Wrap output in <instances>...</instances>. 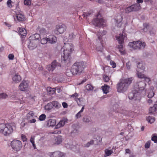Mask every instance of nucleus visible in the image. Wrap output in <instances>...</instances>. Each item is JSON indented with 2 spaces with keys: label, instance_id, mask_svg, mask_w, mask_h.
Returning a JSON list of instances; mask_svg holds the SVG:
<instances>
[{
  "label": "nucleus",
  "instance_id": "1",
  "mask_svg": "<svg viewBox=\"0 0 157 157\" xmlns=\"http://www.w3.org/2000/svg\"><path fill=\"white\" fill-rule=\"evenodd\" d=\"M146 85L145 83L143 81L136 83L135 87L138 90H135L130 93L128 95L129 99L140 100L142 95L146 94V91L144 90Z\"/></svg>",
  "mask_w": 157,
  "mask_h": 157
},
{
  "label": "nucleus",
  "instance_id": "2",
  "mask_svg": "<svg viewBox=\"0 0 157 157\" xmlns=\"http://www.w3.org/2000/svg\"><path fill=\"white\" fill-rule=\"evenodd\" d=\"M16 123L12 122L6 124H0V133L5 136H9L16 129Z\"/></svg>",
  "mask_w": 157,
  "mask_h": 157
},
{
  "label": "nucleus",
  "instance_id": "3",
  "mask_svg": "<svg viewBox=\"0 0 157 157\" xmlns=\"http://www.w3.org/2000/svg\"><path fill=\"white\" fill-rule=\"evenodd\" d=\"M133 80L132 77L120 79L116 85L117 92L122 93L125 92Z\"/></svg>",
  "mask_w": 157,
  "mask_h": 157
},
{
  "label": "nucleus",
  "instance_id": "4",
  "mask_svg": "<svg viewBox=\"0 0 157 157\" xmlns=\"http://www.w3.org/2000/svg\"><path fill=\"white\" fill-rule=\"evenodd\" d=\"M64 44L63 47V55L62 54V56H63L62 60L65 63H68L70 62V55L74 50V47L71 43H66L65 42Z\"/></svg>",
  "mask_w": 157,
  "mask_h": 157
},
{
  "label": "nucleus",
  "instance_id": "5",
  "mask_svg": "<svg viewBox=\"0 0 157 157\" xmlns=\"http://www.w3.org/2000/svg\"><path fill=\"white\" fill-rule=\"evenodd\" d=\"M85 67L84 62H76L72 65L71 71L73 75H80Z\"/></svg>",
  "mask_w": 157,
  "mask_h": 157
},
{
  "label": "nucleus",
  "instance_id": "6",
  "mask_svg": "<svg viewBox=\"0 0 157 157\" xmlns=\"http://www.w3.org/2000/svg\"><path fill=\"white\" fill-rule=\"evenodd\" d=\"M128 46L134 49L142 50L146 46L145 42H142L141 41H134L129 42Z\"/></svg>",
  "mask_w": 157,
  "mask_h": 157
},
{
  "label": "nucleus",
  "instance_id": "7",
  "mask_svg": "<svg viewBox=\"0 0 157 157\" xmlns=\"http://www.w3.org/2000/svg\"><path fill=\"white\" fill-rule=\"evenodd\" d=\"M100 17H101V15L98 13L96 16V18L92 21L94 25L99 27L104 26L105 23V21L102 18H100Z\"/></svg>",
  "mask_w": 157,
  "mask_h": 157
},
{
  "label": "nucleus",
  "instance_id": "8",
  "mask_svg": "<svg viewBox=\"0 0 157 157\" xmlns=\"http://www.w3.org/2000/svg\"><path fill=\"white\" fill-rule=\"evenodd\" d=\"M10 145L12 149L16 152L20 151L22 146L21 142L17 140H14L12 141Z\"/></svg>",
  "mask_w": 157,
  "mask_h": 157
},
{
  "label": "nucleus",
  "instance_id": "9",
  "mask_svg": "<svg viewBox=\"0 0 157 157\" xmlns=\"http://www.w3.org/2000/svg\"><path fill=\"white\" fill-rule=\"evenodd\" d=\"M60 67V63L57 62L56 60H55L51 63V64L47 66L46 68L50 72H52L54 70Z\"/></svg>",
  "mask_w": 157,
  "mask_h": 157
},
{
  "label": "nucleus",
  "instance_id": "10",
  "mask_svg": "<svg viewBox=\"0 0 157 157\" xmlns=\"http://www.w3.org/2000/svg\"><path fill=\"white\" fill-rule=\"evenodd\" d=\"M66 27L64 24H59L56 25L54 32L57 35L63 33L66 30Z\"/></svg>",
  "mask_w": 157,
  "mask_h": 157
},
{
  "label": "nucleus",
  "instance_id": "11",
  "mask_svg": "<svg viewBox=\"0 0 157 157\" xmlns=\"http://www.w3.org/2000/svg\"><path fill=\"white\" fill-rule=\"evenodd\" d=\"M48 155L50 157H63L66 156L65 153L59 151L49 152Z\"/></svg>",
  "mask_w": 157,
  "mask_h": 157
},
{
  "label": "nucleus",
  "instance_id": "12",
  "mask_svg": "<svg viewBox=\"0 0 157 157\" xmlns=\"http://www.w3.org/2000/svg\"><path fill=\"white\" fill-rule=\"evenodd\" d=\"M29 86L28 83L27 81H23L20 84L19 89L21 91H25L27 90Z\"/></svg>",
  "mask_w": 157,
  "mask_h": 157
},
{
  "label": "nucleus",
  "instance_id": "13",
  "mask_svg": "<svg viewBox=\"0 0 157 157\" xmlns=\"http://www.w3.org/2000/svg\"><path fill=\"white\" fill-rule=\"evenodd\" d=\"M13 81L15 83L19 82L21 80V78L20 75L17 73L13 74L12 76Z\"/></svg>",
  "mask_w": 157,
  "mask_h": 157
},
{
  "label": "nucleus",
  "instance_id": "14",
  "mask_svg": "<svg viewBox=\"0 0 157 157\" xmlns=\"http://www.w3.org/2000/svg\"><path fill=\"white\" fill-rule=\"evenodd\" d=\"M37 45V43L36 41L31 40L28 47L30 50H33L36 48Z\"/></svg>",
  "mask_w": 157,
  "mask_h": 157
},
{
  "label": "nucleus",
  "instance_id": "15",
  "mask_svg": "<svg viewBox=\"0 0 157 157\" xmlns=\"http://www.w3.org/2000/svg\"><path fill=\"white\" fill-rule=\"evenodd\" d=\"M48 38V43L51 44H53L56 43L57 41L56 37L54 35L49 36Z\"/></svg>",
  "mask_w": 157,
  "mask_h": 157
},
{
  "label": "nucleus",
  "instance_id": "16",
  "mask_svg": "<svg viewBox=\"0 0 157 157\" xmlns=\"http://www.w3.org/2000/svg\"><path fill=\"white\" fill-rule=\"evenodd\" d=\"M137 71H141L143 72L144 71L145 68V66L142 63H140L139 62L137 63Z\"/></svg>",
  "mask_w": 157,
  "mask_h": 157
},
{
  "label": "nucleus",
  "instance_id": "17",
  "mask_svg": "<svg viewBox=\"0 0 157 157\" xmlns=\"http://www.w3.org/2000/svg\"><path fill=\"white\" fill-rule=\"evenodd\" d=\"M10 98L11 100H17V101H15V102H17L20 104L22 103V101L18 99L16 94H12L10 97Z\"/></svg>",
  "mask_w": 157,
  "mask_h": 157
},
{
  "label": "nucleus",
  "instance_id": "18",
  "mask_svg": "<svg viewBox=\"0 0 157 157\" xmlns=\"http://www.w3.org/2000/svg\"><path fill=\"white\" fill-rule=\"evenodd\" d=\"M124 37V36L122 34H120L117 36V39L119 44H122L123 43Z\"/></svg>",
  "mask_w": 157,
  "mask_h": 157
},
{
  "label": "nucleus",
  "instance_id": "19",
  "mask_svg": "<svg viewBox=\"0 0 157 157\" xmlns=\"http://www.w3.org/2000/svg\"><path fill=\"white\" fill-rule=\"evenodd\" d=\"M47 125L49 126L53 127L56 124V121L55 119H50L47 121Z\"/></svg>",
  "mask_w": 157,
  "mask_h": 157
},
{
  "label": "nucleus",
  "instance_id": "20",
  "mask_svg": "<svg viewBox=\"0 0 157 157\" xmlns=\"http://www.w3.org/2000/svg\"><path fill=\"white\" fill-rule=\"evenodd\" d=\"M40 38V35L37 33H36L30 36L29 39L30 40H34L36 41V40H39Z\"/></svg>",
  "mask_w": 157,
  "mask_h": 157
},
{
  "label": "nucleus",
  "instance_id": "21",
  "mask_svg": "<svg viewBox=\"0 0 157 157\" xmlns=\"http://www.w3.org/2000/svg\"><path fill=\"white\" fill-rule=\"evenodd\" d=\"M16 17L17 20L19 21H23L25 20L24 16L21 13L17 14Z\"/></svg>",
  "mask_w": 157,
  "mask_h": 157
},
{
  "label": "nucleus",
  "instance_id": "22",
  "mask_svg": "<svg viewBox=\"0 0 157 157\" xmlns=\"http://www.w3.org/2000/svg\"><path fill=\"white\" fill-rule=\"evenodd\" d=\"M157 111V104H155L153 107H150L149 109V113H153Z\"/></svg>",
  "mask_w": 157,
  "mask_h": 157
},
{
  "label": "nucleus",
  "instance_id": "23",
  "mask_svg": "<svg viewBox=\"0 0 157 157\" xmlns=\"http://www.w3.org/2000/svg\"><path fill=\"white\" fill-rule=\"evenodd\" d=\"M107 32L105 30H103L102 32H99L97 34L98 39L101 41L102 36L106 34Z\"/></svg>",
  "mask_w": 157,
  "mask_h": 157
},
{
  "label": "nucleus",
  "instance_id": "24",
  "mask_svg": "<svg viewBox=\"0 0 157 157\" xmlns=\"http://www.w3.org/2000/svg\"><path fill=\"white\" fill-rule=\"evenodd\" d=\"M78 95L77 93H75L71 95V98H73L75 99L77 102L78 104L79 105V103L78 101L80 102V99L79 98H78Z\"/></svg>",
  "mask_w": 157,
  "mask_h": 157
},
{
  "label": "nucleus",
  "instance_id": "25",
  "mask_svg": "<svg viewBox=\"0 0 157 157\" xmlns=\"http://www.w3.org/2000/svg\"><path fill=\"white\" fill-rule=\"evenodd\" d=\"M134 12L139 10L140 8V6L138 4H135L132 5Z\"/></svg>",
  "mask_w": 157,
  "mask_h": 157
},
{
  "label": "nucleus",
  "instance_id": "26",
  "mask_svg": "<svg viewBox=\"0 0 157 157\" xmlns=\"http://www.w3.org/2000/svg\"><path fill=\"white\" fill-rule=\"evenodd\" d=\"M19 33L21 36H22L23 37L25 36L26 34V30L23 28H19L18 30Z\"/></svg>",
  "mask_w": 157,
  "mask_h": 157
},
{
  "label": "nucleus",
  "instance_id": "27",
  "mask_svg": "<svg viewBox=\"0 0 157 157\" xmlns=\"http://www.w3.org/2000/svg\"><path fill=\"white\" fill-rule=\"evenodd\" d=\"M102 90L104 93L105 94H107L109 92V90L110 88V86L106 84H105L104 86L101 87Z\"/></svg>",
  "mask_w": 157,
  "mask_h": 157
},
{
  "label": "nucleus",
  "instance_id": "28",
  "mask_svg": "<svg viewBox=\"0 0 157 157\" xmlns=\"http://www.w3.org/2000/svg\"><path fill=\"white\" fill-rule=\"evenodd\" d=\"M46 90L50 95H52L55 92L56 89L55 88H52L50 87H48L47 88Z\"/></svg>",
  "mask_w": 157,
  "mask_h": 157
},
{
  "label": "nucleus",
  "instance_id": "29",
  "mask_svg": "<svg viewBox=\"0 0 157 157\" xmlns=\"http://www.w3.org/2000/svg\"><path fill=\"white\" fill-rule=\"evenodd\" d=\"M82 121L84 122L91 124L92 122V120L91 118L87 116H85L82 119Z\"/></svg>",
  "mask_w": 157,
  "mask_h": 157
},
{
  "label": "nucleus",
  "instance_id": "30",
  "mask_svg": "<svg viewBox=\"0 0 157 157\" xmlns=\"http://www.w3.org/2000/svg\"><path fill=\"white\" fill-rule=\"evenodd\" d=\"M65 121L64 120H61L56 126V128H59L63 126L65 124Z\"/></svg>",
  "mask_w": 157,
  "mask_h": 157
},
{
  "label": "nucleus",
  "instance_id": "31",
  "mask_svg": "<svg viewBox=\"0 0 157 157\" xmlns=\"http://www.w3.org/2000/svg\"><path fill=\"white\" fill-rule=\"evenodd\" d=\"M52 102L48 103L45 107V109L47 110H50L53 108Z\"/></svg>",
  "mask_w": 157,
  "mask_h": 157
},
{
  "label": "nucleus",
  "instance_id": "32",
  "mask_svg": "<svg viewBox=\"0 0 157 157\" xmlns=\"http://www.w3.org/2000/svg\"><path fill=\"white\" fill-rule=\"evenodd\" d=\"M53 105V107H54L56 109H59L61 107V105L58 101H52Z\"/></svg>",
  "mask_w": 157,
  "mask_h": 157
},
{
  "label": "nucleus",
  "instance_id": "33",
  "mask_svg": "<svg viewBox=\"0 0 157 157\" xmlns=\"http://www.w3.org/2000/svg\"><path fill=\"white\" fill-rule=\"evenodd\" d=\"M55 140L56 143L57 144H60L62 141V139L61 136H58L56 138Z\"/></svg>",
  "mask_w": 157,
  "mask_h": 157
},
{
  "label": "nucleus",
  "instance_id": "34",
  "mask_svg": "<svg viewBox=\"0 0 157 157\" xmlns=\"http://www.w3.org/2000/svg\"><path fill=\"white\" fill-rule=\"evenodd\" d=\"M105 156H108L111 155L113 152V151L108 149H105Z\"/></svg>",
  "mask_w": 157,
  "mask_h": 157
},
{
  "label": "nucleus",
  "instance_id": "35",
  "mask_svg": "<svg viewBox=\"0 0 157 157\" xmlns=\"http://www.w3.org/2000/svg\"><path fill=\"white\" fill-rule=\"evenodd\" d=\"M125 12L127 13H128L131 12H134L132 5L126 8L125 9Z\"/></svg>",
  "mask_w": 157,
  "mask_h": 157
},
{
  "label": "nucleus",
  "instance_id": "36",
  "mask_svg": "<svg viewBox=\"0 0 157 157\" xmlns=\"http://www.w3.org/2000/svg\"><path fill=\"white\" fill-rule=\"evenodd\" d=\"M115 21L117 24H120L122 21V17L120 15L117 16V18L115 19Z\"/></svg>",
  "mask_w": 157,
  "mask_h": 157
},
{
  "label": "nucleus",
  "instance_id": "37",
  "mask_svg": "<svg viewBox=\"0 0 157 157\" xmlns=\"http://www.w3.org/2000/svg\"><path fill=\"white\" fill-rule=\"evenodd\" d=\"M147 120L150 123H152L155 121V118L149 116L147 118Z\"/></svg>",
  "mask_w": 157,
  "mask_h": 157
},
{
  "label": "nucleus",
  "instance_id": "38",
  "mask_svg": "<svg viewBox=\"0 0 157 157\" xmlns=\"http://www.w3.org/2000/svg\"><path fill=\"white\" fill-rule=\"evenodd\" d=\"M34 113L33 111L29 112L27 115V119L28 120L30 119L31 117H33L34 116Z\"/></svg>",
  "mask_w": 157,
  "mask_h": 157
},
{
  "label": "nucleus",
  "instance_id": "39",
  "mask_svg": "<svg viewBox=\"0 0 157 157\" xmlns=\"http://www.w3.org/2000/svg\"><path fill=\"white\" fill-rule=\"evenodd\" d=\"M151 140L155 143H157V135L156 134H153L152 135Z\"/></svg>",
  "mask_w": 157,
  "mask_h": 157
},
{
  "label": "nucleus",
  "instance_id": "40",
  "mask_svg": "<svg viewBox=\"0 0 157 157\" xmlns=\"http://www.w3.org/2000/svg\"><path fill=\"white\" fill-rule=\"evenodd\" d=\"M40 43L42 44H44L48 43V38H44L40 40Z\"/></svg>",
  "mask_w": 157,
  "mask_h": 157
},
{
  "label": "nucleus",
  "instance_id": "41",
  "mask_svg": "<svg viewBox=\"0 0 157 157\" xmlns=\"http://www.w3.org/2000/svg\"><path fill=\"white\" fill-rule=\"evenodd\" d=\"M8 97V95L6 93H2L0 94V100L6 99Z\"/></svg>",
  "mask_w": 157,
  "mask_h": 157
},
{
  "label": "nucleus",
  "instance_id": "42",
  "mask_svg": "<svg viewBox=\"0 0 157 157\" xmlns=\"http://www.w3.org/2000/svg\"><path fill=\"white\" fill-rule=\"evenodd\" d=\"M79 131L78 129H74L71 132V135L73 136H75L78 134Z\"/></svg>",
  "mask_w": 157,
  "mask_h": 157
},
{
  "label": "nucleus",
  "instance_id": "43",
  "mask_svg": "<svg viewBox=\"0 0 157 157\" xmlns=\"http://www.w3.org/2000/svg\"><path fill=\"white\" fill-rule=\"evenodd\" d=\"M46 117V116L44 114H42L39 117V120L40 121H44Z\"/></svg>",
  "mask_w": 157,
  "mask_h": 157
},
{
  "label": "nucleus",
  "instance_id": "44",
  "mask_svg": "<svg viewBox=\"0 0 157 157\" xmlns=\"http://www.w3.org/2000/svg\"><path fill=\"white\" fill-rule=\"evenodd\" d=\"M154 95V93L153 91L152 90H150L148 92L147 96L148 98H151L153 97Z\"/></svg>",
  "mask_w": 157,
  "mask_h": 157
},
{
  "label": "nucleus",
  "instance_id": "45",
  "mask_svg": "<svg viewBox=\"0 0 157 157\" xmlns=\"http://www.w3.org/2000/svg\"><path fill=\"white\" fill-rule=\"evenodd\" d=\"M140 71H137V74L138 75V77L141 78H144L145 77V75L144 74L141 73L140 72H139Z\"/></svg>",
  "mask_w": 157,
  "mask_h": 157
},
{
  "label": "nucleus",
  "instance_id": "46",
  "mask_svg": "<svg viewBox=\"0 0 157 157\" xmlns=\"http://www.w3.org/2000/svg\"><path fill=\"white\" fill-rule=\"evenodd\" d=\"M85 88L87 90H92L94 89L93 86L90 84L87 85L85 86Z\"/></svg>",
  "mask_w": 157,
  "mask_h": 157
},
{
  "label": "nucleus",
  "instance_id": "47",
  "mask_svg": "<svg viewBox=\"0 0 157 157\" xmlns=\"http://www.w3.org/2000/svg\"><path fill=\"white\" fill-rule=\"evenodd\" d=\"M94 142L93 140H91L90 142H88L86 144H84L85 147H89L90 145H92Z\"/></svg>",
  "mask_w": 157,
  "mask_h": 157
},
{
  "label": "nucleus",
  "instance_id": "48",
  "mask_svg": "<svg viewBox=\"0 0 157 157\" xmlns=\"http://www.w3.org/2000/svg\"><path fill=\"white\" fill-rule=\"evenodd\" d=\"M75 37V35H74L73 33H71V34H69V36L68 37V39L67 41H70L71 40L73 39H74Z\"/></svg>",
  "mask_w": 157,
  "mask_h": 157
},
{
  "label": "nucleus",
  "instance_id": "49",
  "mask_svg": "<svg viewBox=\"0 0 157 157\" xmlns=\"http://www.w3.org/2000/svg\"><path fill=\"white\" fill-rule=\"evenodd\" d=\"M144 31L147 32V29L149 28V26L148 24L146 23L144 24Z\"/></svg>",
  "mask_w": 157,
  "mask_h": 157
},
{
  "label": "nucleus",
  "instance_id": "50",
  "mask_svg": "<svg viewBox=\"0 0 157 157\" xmlns=\"http://www.w3.org/2000/svg\"><path fill=\"white\" fill-rule=\"evenodd\" d=\"M24 3L25 5L29 6L31 5V1L30 0H25Z\"/></svg>",
  "mask_w": 157,
  "mask_h": 157
},
{
  "label": "nucleus",
  "instance_id": "51",
  "mask_svg": "<svg viewBox=\"0 0 157 157\" xmlns=\"http://www.w3.org/2000/svg\"><path fill=\"white\" fill-rule=\"evenodd\" d=\"M40 32L41 35H45L47 33V32L45 29L43 28L40 30Z\"/></svg>",
  "mask_w": 157,
  "mask_h": 157
},
{
  "label": "nucleus",
  "instance_id": "52",
  "mask_svg": "<svg viewBox=\"0 0 157 157\" xmlns=\"http://www.w3.org/2000/svg\"><path fill=\"white\" fill-rule=\"evenodd\" d=\"M110 64L113 68H115L116 66V63L113 60H110Z\"/></svg>",
  "mask_w": 157,
  "mask_h": 157
},
{
  "label": "nucleus",
  "instance_id": "53",
  "mask_svg": "<svg viewBox=\"0 0 157 157\" xmlns=\"http://www.w3.org/2000/svg\"><path fill=\"white\" fill-rule=\"evenodd\" d=\"M151 143V141L150 140L148 141L147 142L145 145V148H148L150 147V144Z\"/></svg>",
  "mask_w": 157,
  "mask_h": 157
},
{
  "label": "nucleus",
  "instance_id": "54",
  "mask_svg": "<svg viewBox=\"0 0 157 157\" xmlns=\"http://www.w3.org/2000/svg\"><path fill=\"white\" fill-rule=\"evenodd\" d=\"M103 79L105 82H108L109 80V78L106 75H105L103 76Z\"/></svg>",
  "mask_w": 157,
  "mask_h": 157
},
{
  "label": "nucleus",
  "instance_id": "55",
  "mask_svg": "<svg viewBox=\"0 0 157 157\" xmlns=\"http://www.w3.org/2000/svg\"><path fill=\"white\" fill-rule=\"evenodd\" d=\"M12 1L11 0H8L7 2V5L9 7L11 8L12 7L11 5Z\"/></svg>",
  "mask_w": 157,
  "mask_h": 157
},
{
  "label": "nucleus",
  "instance_id": "56",
  "mask_svg": "<svg viewBox=\"0 0 157 157\" xmlns=\"http://www.w3.org/2000/svg\"><path fill=\"white\" fill-rule=\"evenodd\" d=\"M21 138L23 141L25 142L27 140V138H26V136L24 135L23 134H22L21 135Z\"/></svg>",
  "mask_w": 157,
  "mask_h": 157
},
{
  "label": "nucleus",
  "instance_id": "57",
  "mask_svg": "<svg viewBox=\"0 0 157 157\" xmlns=\"http://www.w3.org/2000/svg\"><path fill=\"white\" fill-rule=\"evenodd\" d=\"M118 48H119V49H120L119 51L121 52V54H124V52L123 51H122V50H121V49H122L123 48V47L122 45H121L120 44V45L119 46Z\"/></svg>",
  "mask_w": 157,
  "mask_h": 157
},
{
  "label": "nucleus",
  "instance_id": "58",
  "mask_svg": "<svg viewBox=\"0 0 157 157\" xmlns=\"http://www.w3.org/2000/svg\"><path fill=\"white\" fill-rule=\"evenodd\" d=\"M14 56L12 54H10L8 55V58L10 60H13L14 59Z\"/></svg>",
  "mask_w": 157,
  "mask_h": 157
},
{
  "label": "nucleus",
  "instance_id": "59",
  "mask_svg": "<svg viewBox=\"0 0 157 157\" xmlns=\"http://www.w3.org/2000/svg\"><path fill=\"white\" fill-rule=\"evenodd\" d=\"M131 65V64L129 61H128V62L126 63V66H127V68L128 69H130Z\"/></svg>",
  "mask_w": 157,
  "mask_h": 157
},
{
  "label": "nucleus",
  "instance_id": "60",
  "mask_svg": "<svg viewBox=\"0 0 157 157\" xmlns=\"http://www.w3.org/2000/svg\"><path fill=\"white\" fill-rule=\"evenodd\" d=\"M61 133V131H59L57 130H55L54 131H53V132H52V133L53 134H59Z\"/></svg>",
  "mask_w": 157,
  "mask_h": 157
},
{
  "label": "nucleus",
  "instance_id": "61",
  "mask_svg": "<svg viewBox=\"0 0 157 157\" xmlns=\"http://www.w3.org/2000/svg\"><path fill=\"white\" fill-rule=\"evenodd\" d=\"M81 112L79 111L76 115L75 117L77 118H79L81 117Z\"/></svg>",
  "mask_w": 157,
  "mask_h": 157
},
{
  "label": "nucleus",
  "instance_id": "62",
  "mask_svg": "<svg viewBox=\"0 0 157 157\" xmlns=\"http://www.w3.org/2000/svg\"><path fill=\"white\" fill-rule=\"evenodd\" d=\"M34 136H32L31 137V138L30 139V141L32 144H33V143H34Z\"/></svg>",
  "mask_w": 157,
  "mask_h": 157
},
{
  "label": "nucleus",
  "instance_id": "63",
  "mask_svg": "<svg viewBox=\"0 0 157 157\" xmlns=\"http://www.w3.org/2000/svg\"><path fill=\"white\" fill-rule=\"evenodd\" d=\"M62 105L63 106L64 108H67V107L68 105L67 103L65 102H63L62 103Z\"/></svg>",
  "mask_w": 157,
  "mask_h": 157
},
{
  "label": "nucleus",
  "instance_id": "64",
  "mask_svg": "<svg viewBox=\"0 0 157 157\" xmlns=\"http://www.w3.org/2000/svg\"><path fill=\"white\" fill-rule=\"evenodd\" d=\"M145 81L147 82L148 83L151 81L150 78L148 77H145L144 78Z\"/></svg>",
  "mask_w": 157,
  "mask_h": 157
}]
</instances>
